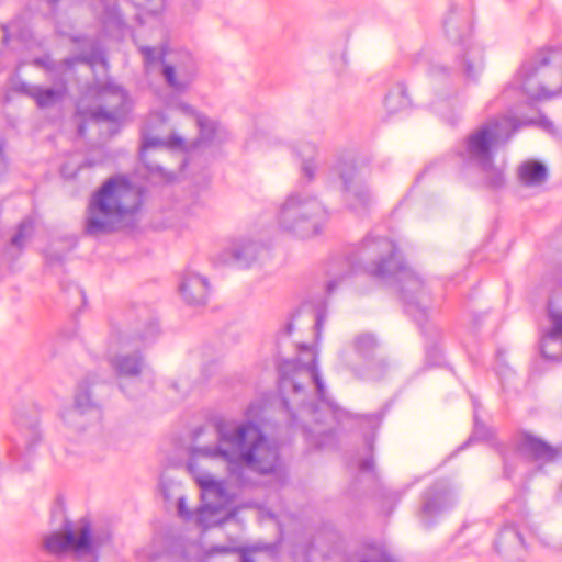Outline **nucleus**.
I'll return each instance as SVG.
<instances>
[{"mask_svg": "<svg viewBox=\"0 0 562 562\" xmlns=\"http://www.w3.org/2000/svg\"><path fill=\"white\" fill-rule=\"evenodd\" d=\"M547 177L546 166L536 160H527L518 168V178L527 187L540 186L547 180Z\"/></svg>", "mask_w": 562, "mask_h": 562, "instance_id": "23", "label": "nucleus"}, {"mask_svg": "<svg viewBox=\"0 0 562 562\" xmlns=\"http://www.w3.org/2000/svg\"><path fill=\"white\" fill-rule=\"evenodd\" d=\"M35 64L41 65V66L46 67V68H50L47 59H36Z\"/></svg>", "mask_w": 562, "mask_h": 562, "instance_id": "39", "label": "nucleus"}, {"mask_svg": "<svg viewBox=\"0 0 562 562\" xmlns=\"http://www.w3.org/2000/svg\"><path fill=\"white\" fill-rule=\"evenodd\" d=\"M517 128V122L508 116L493 117L479 125L456 147L462 168L477 170L493 188L502 187L505 182L504 168L494 164V154Z\"/></svg>", "mask_w": 562, "mask_h": 562, "instance_id": "2", "label": "nucleus"}, {"mask_svg": "<svg viewBox=\"0 0 562 562\" xmlns=\"http://www.w3.org/2000/svg\"><path fill=\"white\" fill-rule=\"evenodd\" d=\"M34 231V222L30 218L24 220L16 232V234L12 237V245L22 248L25 241L31 237Z\"/></svg>", "mask_w": 562, "mask_h": 562, "instance_id": "31", "label": "nucleus"}, {"mask_svg": "<svg viewBox=\"0 0 562 562\" xmlns=\"http://www.w3.org/2000/svg\"><path fill=\"white\" fill-rule=\"evenodd\" d=\"M171 387L179 393L180 395H184L189 391V385L187 383H172Z\"/></svg>", "mask_w": 562, "mask_h": 562, "instance_id": "37", "label": "nucleus"}, {"mask_svg": "<svg viewBox=\"0 0 562 562\" xmlns=\"http://www.w3.org/2000/svg\"><path fill=\"white\" fill-rule=\"evenodd\" d=\"M316 146L310 143L303 144L301 148L299 149L297 154L302 156L303 162H302V175L305 177L308 181L312 180L315 176L316 171V165L313 160L315 154H316Z\"/></svg>", "mask_w": 562, "mask_h": 562, "instance_id": "29", "label": "nucleus"}, {"mask_svg": "<svg viewBox=\"0 0 562 562\" xmlns=\"http://www.w3.org/2000/svg\"><path fill=\"white\" fill-rule=\"evenodd\" d=\"M3 32H4L3 38H4V40H7V38H8V29H7V27H4V29H3Z\"/></svg>", "mask_w": 562, "mask_h": 562, "instance_id": "43", "label": "nucleus"}, {"mask_svg": "<svg viewBox=\"0 0 562 562\" xmlns=\"http://www.w3.org/2000/svg\"><path fill=\"white\" fill-rule=\"evenodd\" d=\"M328 212L313 194L295 191L288 195L278 213L281 231L300 239L317 236L324 229Z\"/></svg>", "mask_w": 562, "mask_h": 562, "instance_id": "6", "label": "nucleus"}, {"mask_svg": "<svg viewBox=\"0 0 562 562\" xmlns=\"http://www.w3.org/2000/svg\"><path fill=\"white\" fill-rule=\"evenodd\" d=\"M2 153V147L0 146V154Z\"/></svg>", "mask_w": 562, "mask_h": 562, "instance_id": "47", "label": "nucleus"}, {"mask_svg": "<svg viewBox=\"0 0 562 562\" xmlns=\"http://www.w3.org/2000/svg\"><path fill=\"white\" fill-rule=\"evenodd\" d=\"M445 31L451 42L461 46L460 69L463 76L469 81L477 82L484 70L483 49L470 41L469 24L452 16L445 21Z\"/></svg>", "mask_w": 562, "mask_h": 562, "instance_id": "10", "label": "nucleus"}, {"mask_svg": "<svg viewBox=\"0 0 562 562\" xmlns=\"http://www.w3.org/2000/svg\"><path fill=\"white\" fill-rule=\"evenodd\" d=\"M63 423L71 430L79 432L95 426L101 419V409L91 398L86 383H79L75 392L74 404L61 412Z\"/></svg>", "mask_w": 562, "mask_h": 562, "instance_id": "12", "label": "nucleus"}, {"mask_svg": "<svg viewBox=\"0 0 562 562\" xmlns=\"http://www.w3.org/2000/svg\"><path fill=\"white\" fill-rule=\"evenodd\" d=\"M79 134H80V135H83V126H82V125H81V126H79Z\"/></svg>", "mask_w": 562, "mask_h": 562, "instance_id": "44", "label": "nucleus"}, {"mask_svg": "<svg viewBox=\"0 0 562 562\" xmlns=\"http://www.w3.org/2000/svg\"><path fill=\"white\" fill-rule=\"evenodd\" d=\"M75 61H77V59H75V58L74 59H66L63 65L66 66V67H70Z\"/></svg>", "mask_w": 562, "mask_h": 562, "instance_id": "41", "label": "nucleus"}, {"mask_svg": "<svg viewBox=\"0 0 562 562\" xmlns=\"http://www.w3.org/2000/svg\"><path fill=\"white\" fill-rule=\"evenodd\" d=\"M82 61L88 64L91 68L100 66L105 70L108 67L104 54L100 48H93L91 53L85 54L82 56Z\"/></svg>", "mask_w": 562, "mask_h": 562, "instance_id": "32", "label": "nucleus"}, {"mask_svg": "<svg viewBox=\"0 0 562 562\" xmlns=\"http://www.w3.org/2000/svg\"><path fill=\"white\" fill-rule=\"evenodd\" d=\"M495 547L510 562H520L525 558V542L514 526H506L501 530Z\"/></svg>", "mask_w": 562, "mask_h": 562, "instance_id": "19", "label": "nucleus"}, {"mask_svg": "<svg viewBox=\"0 0 562 562\" xmlns=\"http://www.w3.org/2000/svg\"><path fill=\"white\" fill-rule=\"evenodd\" d=\"M140 191L125 177L108 179L90 198L85 231L98 236L120 228L140 206Z\"/></svg>", "mask_w": 562, "mask_h": 562, "instance_id": "3", "label": "nucleus"}, {"mask_svg": "<svg viewBox=\"0 0 562 562\" xmlns=\"http://www.w3.org/2000/svg\"><path fill=\"white\" fill-rule=\"evenodd\" d=\"M340 283V280H330L326 284V292L327 294H333L335 292V289Z\"/></svg>", "mask_w": 562, "mask_h": 562, "instance_id": "38", "label": "nucleus"}, {"mask_svg": "<svg viewBox=\"0 0 562 562\" xmlns=\"http://www.w3.org/2000/svg\"><path fill=\"white\" fill-rule=\"evenodd\" d=\"M142 7L144 15L158 16L165 9V0H144Z\"/></svg>", "mask_w": 562, "mask_h": 562, "instance_id": "33", "label": "nucleus"}, {"mask_svg": "<svg viewBox=\"0 0 562 562\" xmlns=\"http://www.w3.org/2000/svg\"><path fill=\"white\" fill-rule=\"evenodd\" d=\"M180 292L188 304L203 305L207 300L209 283L204 277L189 272L180 284Z\"/></svg>", "mask_w": 562, "mask_h": 562, "instance_id": "22", "label": "nucleus"}, {"mask_svg": "<svg viewBox=\"0 0 562 562\" xmlns=\"http://www.w3.org/2000/svg\"><path fill=\"white\" fill-rule=\"evenodd\" d=\"M19 90L35 100L37 106L49 108L60 102L67 92L65 82L57 83L54 88H43L37 85L21 82Z\"/></svg>", "mask_w": 562, "mask_h": 562, "instance_id": "20", "label": "nucleus"}, {"mask_svg": "<svg viewBox=\"0 0 562 562\" xmlns=\"http://www.w3.org/2000/svg\"><path fill=\"white\" fill-rule=\"evenodd\" d=\"M279 389L288 411L292 402L308 415L316 413V403L325 400L326 390L314 349L304 348L297 360L280 364Z\"/></svg>", "mask_w": 562, "mask_h": 562, "instance_id": "5", "label": "nucleus"}, {"mask_svg": "<svg viewBox=\"0 0 562 562\" xmlns=\"http://www.w3.org/2000/svg\"><path fill=\"white\" fill-rule=\"evenodd\" d=\"M151 168H153V169H154V168H156V169H157V170H159V171L161 170V168H160V167H158V166H157V167H151Z\"/></svg>", "mask_w": 562, "mask_h": 562, "instance_id": "46", "label": "nucleus"}, {"mask_svg": "<svg viewBox=\"0 0 562 562\" xmlns=\"http://www.w3.org/2000/svg\"><path fill=\"white\" fill-rule=\"evenodd\" d=\"M373 459L371 456H368L366 458H363L360 462H359V469L362 471V472H369V471H372L373 470Z\"/></svg>", "mask_w": 562, "mask_h": 562, "instance_id": "35", "label": "nucleus"}, {"mask_svg": "<svg viewBox=\"0 0 562 562\" xmlns=\"http://www.w3.org/2000/svg\"><path fill=\"white\" fill-rule=\"evenodd\" d=\"M359 259L363 269L371 276L381 279L396 277L401 283L407 312L417 321L419 316H424V311L419 310L414 299V295L423 290V281L403 263L392 240L373 235L367 236L359 250Z\"/></svg>", "mask_w": 562, "mask_h": 562, "instance_id": "4", "label": "nucleus"}, {"mask_svg": "<svg viewBox=\"0 0 562 562\" xmlns=\"http://www.w3.org/2000/svg\"><path fill=\"white\" fill-rule=\"evenodd\" d=\"M165 121H166V119L161 113H153L149 117L148 125L156 124V123L164 124Z\"/></svg>", "mask_w": 562, "mask_h": 562, "instance_id": "36", "label": "nucleus"}, {"mask_svg": "<svg viewBox=\"0 0 562 562\" xmlns=\"http://www.w3.org/2000/svg\"><path fill=\"white\" fill-rule=\"evenodd\" d=\"M111 540L105 528H92L87 518L68 522L63 532H52L44 538V549L52 554L71 552L85 562H97L99 551Z\"/></svg>", "mask_w": 562, "mask_h": 562, "instance_id": "7", "label": "nucleus"}, {"mask_svg": "<svg viewBox=\"0 0 562 562\" xmlns=\"http://www.w3.org/2000/svg\"><path fill=\"white\" fill-rule=\"evenodd\" d=\"M170 562H189V561L184 557H179V558L172 559Z\"/></svg>", "mask_w": 562, "mask_h": 562, "instance_id": "40", "label": "nucleus"}, {"mask_svg": "<svg viewBox=\"0 0 562 562\" xmlns=\"http://www.w3.org/2000/svg\"><path fill=\"white\" fill-rule=\"evenodd\" d=\"M456 504V496L447 482H437L424 494L422 519L425 524L428 520L452 508Z\"/></svg>", "mask_w": 562, "mask_h": 562, "instance_id": "15", "label": "nucleus"}, {"mask_svg": "<svg viewBox=\"0 0 562 562\" xmlns=\"http://www.w3.org/2000/svg\"><path fill=\"white\" fill-rule=\"evenodd\" d=\"M517 80L530 99L548 100L562 95V49L538 52L524 64Z\"/></svg>", "mask_w": 562, "mask_h": 562, "instance_id": "8", "label": "nucleus"}, {"mask_svg": "<svg viewBox=\"0 0 562 562\" xmlns=\"http://www.w3.org/2000/svg\"><path fill=\"white\" fill-rule=\"evenodd\" d=\"M334 170L342 181L346 205L356 213L366 212L374 203V195L366 182L364 170L349 162H340Z\"/></svg>", "mask_w": 562, "mask_h": 562, "instance_id": "11", "label": "nucleus"}, {"mask_svg": "<svg viewBox=\"0 0 562 562\" xmlns=\"http://www.w3.org/2000/svg\"><path fill=\"white\" fill-rule=\"evenodd\" d=\"M175 108L178 109L184 115L192 116L200 130L201 139L204 142H223L226 136V130L221 126L218 123L209 120L202 114L196 113L190 105L179 102L175 104Z\"/></svg>", "mask_w": 562, "mask_h": 562, "instance_id": "21", "label": "nucleus"}, {"mask_svg": "<svg viewBox=\"0 0 562 562\" xmlns=\"http://www.w3.org/2000/svg\"><path fill=\"white\" fill-rule=\"evenodd\" d=\"M114 23L120 26L122 24V21H121V19L115 18Z\"/></svg>", "mask_w": 562, "mask_h": 562, "instance_id": "42", "label": "nucleus"}, {"mask_svg": "<svg viewBox=\"0 0 562 562\" xmlns=\"http://www.w3.org/2000/svg\"><path fill=\"white\" fill-rule=\"evenodd\" d=\"M262 247L247 237L234 238L223 252V260L239 268L249 267L256 261Z\"/></svg>", "mask_w": 562, "mask_h": 562, "instance_id": "17", "label": "nucleus"}, {"mask_svg": "<svg viewBox=\"0 0 562 562\" xmlns=\"http://www.w3.org/2000/svg\"><path fill=\"white\" fill-rule=\"evenodd\" d=\"M536 123V121L533 120H530L527 122V124H533ZM537 124L543 128L544 131L549 132V133H553L554 132V128H553V124L552 122L544 117V116H540L539 120L537 121Z\"/></svg>", "mask_w": 562, "mask_h": 562, "instance_id": "34", "label": "nucleus"}, {"mask_svg": "<svg viewBox=\"0 0 562 562\" xmlns=\"http://www.w3.org/2000/svg\"><path fill=\"white\" fill-rule=\"evenodd\" d=\"M161 72L169 87L176 91H184L192 83L196 67L189 52L173 49L167 55Z\"/></svg>", "mask_w": 562, "mask_h": 562, "instance_id": "13", "label": "nucleus"}, {"mask_svg": "<svg viewBox=\"0 0 562 562\" xmlns=\"http://www.w3.org/2000/svg\"><path fill=\"white\" fill-rule=\"evenodd\" d=\"M549 318L551 328L542 336L541 352L543 357L552 360L562 359V312L549 304Z\"/></svg>", "mask_w": 562, "mask_h": 562, "instance_id": "18", "label": "nucleus"}, {"mask_svg": "<svg viewBox=\"0 0 562 562\" xmlns=\"http://www.w3.org/2000/svg\"><path fill=\"white\" fill-rule=\"evenodd\" d=\"M348 562H397L382 547L367 546L349 557Z\"/></svg>", "mask_w": 562, "mask_h": 562, "instance_id": "26", "label": "nucleus"}, {"mask_svg": "<svg viewBox=\"0 0 562 562\" xmlns=\"http://www.w3.org/2000/svg\"><path fill=\"white\" fill-rule=\"evenodd\" d=\"M268 546H255L251 548L240 549V555L235 554V550L227 547H215L211 549L210 554L214 555L215 553H221L224 555H220L215 562H256L254 559V553L257 551H261L268 549Z\"/></svg>", "mask_w": 562, "mask_h": 562, "instance_id": "24", "label": "nucleus"}, {"mask_svg": "<svg viewBox=\"0 0 562 562\" xmlns=\"http://www.w3.org/2000/svg\"><path fill=\"white\" fill-rule=\"evenodd\" d=\"M149 126L144 128L142 132V147H140V157L145 159V153L149 148L157 147H169V148H182L183 139L179 136H171L168 139H161L156 136H151L148 132Z\"/></svg>", "mask_w": 562, "mask_h": 562, "instance_id": "28", "label": "nucleus"}, {"mask_svg": "<svg viewBox=\"0 0 562 562\" xmlns=\"http://www.w3.org/2000/svg\"><path fill=\"white\" fill-rule=\"evenodd\" d=\"M280 467L276 445L251 422L217 427L216 443L190 449L187 469L201 490L202 505L190 512L183 497L178 501V514L209 528L225 517V507L234 496L231 485L254 484L252 474L273 473Z\"/></svg>", "mask_w": 562, "mask_h": 562, "instance_id": "1", "label": "nucleus"}, {"mask_svg": "<svg viewBox=\"0 0 562 562\" xmlns=\"http://www.w3.org/2000/svg\"><path fill=\"white\" fill-rule=\"evenodd\" d=\"M291 330H292V324H289L288 331L291 333Z\"/></svg>", "mask_w": 562, "mask_h": 562, "instance_id": "45", "label": "nucleus"}, {"mask_svg": "<svg viewBox=\"0 0 562 562\" xmlns=\"http://www.w3.org/2000/svg\"><path fill=\"white\" fill-rule=\"evenodd\" d=\"M524 447L533 456L535 459L540 461H552L559 454V450L532 436L525 437Z\"/></svg>", "mask_w": 562, "mask_h": 562, "instance_id": "27", "label": "nucleus"}, {"mask_svg": "<svg viewBox=\"0 0 562 562\" xmlns=\"http://www.w3.org/2000/svg\"><path fill=\"white\" fill-rule=\"evenodd\" d=\"M138 50L143 57L146 70L149 71L160 65L165 67V59L173 49H170L166 44H162L159 46H139Z\"/></svg>", "mask_w": 562, "mask_h": 562, "instance_id": "25", "label": "nucleus"}, {"mask_svg": "<svg viewBox=\"0 0 562 562\" xmlns=\"http://www.w3.org/2000/svg\"><path fill=\"white\" fill-rule=\"evenodd\" d=\"M376 346V339L372 334H360L355 337L350 347L341 351V361L358 374L361 368H367L370 364Z\"/></svg>", "mask_w": 562, "mask_h": 562, "instance_id": "16", "label": "nucleus"}, {"mask_svg": "<svg viewBox=\"0 0 562 562\" xmlns=\"http://www.w3.org/2000/svg\"><path fill=\"white\" fill-rule=\"evenodd\" d=\"M158 336L159 327L154 321L148 322L135 337L130 335L111 336L108 352L109 363L120 376L139 375L146 366L139 348L150 345Z\"/></svg>", "mask_w": 562, "mask_h": 562, "instance_id": "9", "label": "nucleus"}, {"mask_svg": "<svg viewBox=\"0 0 562 562\" xmlns=\"http://www.w3.org/2000/svg\"><path fill=\"white\" fill-rule=\"evenodd\" d=\"M99 99L103 103L91 116L99 121L120 122L130 110V100L126 92L112 82L106 83L99 91Z\"/></svg>", "mask_w": 562, "mask_h": 562, "instance_id": "14", "label": "nucleus"}, {"mask_svg": "<svg viewBox=\"0 0 562 562\" xmlns=\"http://www.w3.org/2000/svg\"><path fill=\"white\" fill-rule=\"evenodd\" d=\"M408 98L405 88L397 86L385 97L384 104L390 112H397L408 105Z\"/></svg>", "mask_w": 562, "mask_h": 562, "instance_id": "30", "label": "nucleus"}]
</instances>
